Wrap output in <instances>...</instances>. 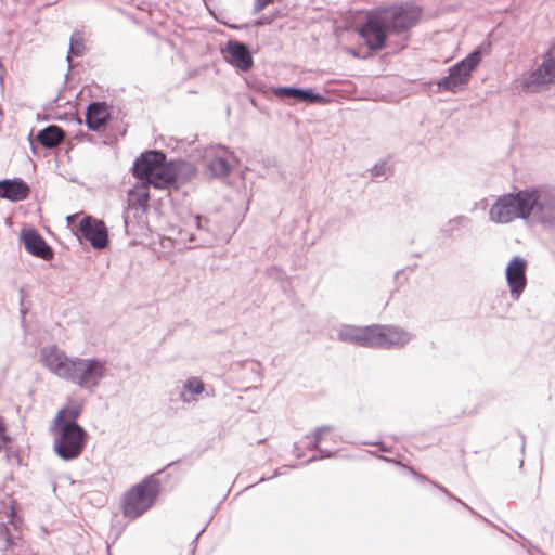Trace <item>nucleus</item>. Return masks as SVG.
Here are the masks:
<instances>
[{
	"label": "nucleus",
	"mask_w": 555,
	"mask_h": 555,
	"mask_svg": "<svg viewBox=\"0 0 555 555\" xmlns=\"http://www.w3.org/2000/svg\"><path fill=\"white\" fill-rule=\"evenodd\" d=\"M269 273H270V275H273L280 280L285 278V272L280 268L273 267V268L269 269Z\"/></svg>",
	"instance_id": "c9c22d12"
},
{
	"label": "nucleus",
	"mask_w": 555,
	"mask_h": 555,
	"mask_svg": "<svg viewBox=\"0 0 555 555\" xmlns=\"http://www.w3.org/2000/svg\"><path fill=\"white\" fill-rule=\"evenodd\" d=\"M85 48L83 38L80 33H74L69 40V51L67 54V62L70 63V55H80Z\"/></svg>",
	"instance_id": "c756f323"
},
{
	"label": "nucleus",
	"mask_w": 555,
	"mask_h": 555,
	"mask_svg": "<svg viewBox=\"0 0 555 555\" xmlns=\"http://www.w3.org/2000/svg\"><path fill=\"white\" fill-rule=\"evenodd\" d=\"M527 260L514 256L506 266L505 278L509 288L511 298L517 301L527 286Z\"/></svg>",
	"instance_id": "ddd939ff"
},
{
	"label": "nucleus",
	"mask_w": 555,
	"mask_h": 555,
	"mask_svg": "<svg viewBox=\"0 0 555 555\" xmlns=\"http://www.w3.org/2000/svg\"><path fill=\"white\" fill-rule=\"evenodd\" d=\"M82 411L81 404H68L61 409L53 420V424L79 425L77 418Z\"/></svg>",
	"instance_id": "393cba45"
},
{
	"label": "nucleus",
	"mask_w": 555,
	"mask_h": 555,
	"mask_svg": "<svg viewBox=\"0 0 555 555\" xmlns=\"http://www.w3.org/2000/svg\"><path fill=\"white\" fill-rule=\"evenodd\" d=\"M379 460L382 461H385V462H388V463H395L397 465H400L402 467H406L405 465L401 464L399 461L392 459V457H388V456H385V455H378L377 456Z\"/></svg>",
	"instance_id": "4c0bfd02"
},
{
	"label": "nucleus",
	"mask_w": 555,
	"mask_h": 555,
	"mask_svg": "<svg viewBox=\"0 0 555 555\" xmlns=\"http://www.w3.org/2000/svg\"><path fill=\"white\" fill-rule=\"evenodd\" d=\"M360 34L370 50H380L385 47L389 33L388 26L380 13L371 14L360 29Z\"/></svg>",
	"instance_id": "9b49d317"
},
{
	"label": "nucleus",
	"mask_w": 555,
	"mask_h": 555,
	"mask_svg": "<svg viewBox=\"0 0 555 555\" xmlns=\"http://www.w3.org/2000/svg\"><path fill=\"white\" fill-rule=\"evenodd\" d=\"M166 155L160 151H146L142 153L133 163L132 173L139 179L147 178L159 167L164 165Z\"/></svg>",
	"instance_id": "4468645a"
},
{
	"label": "nucleus",
	"mask_w": 555,
	"mask_h": 555,
	"mask_svg": "<svg viewBox=\"0 0 555 555\" xmlns=\"http://www.w3.org/2000/svg\"><path fill=\"white\" fill-rule=\"evenodd\" d=\"M9 503H10V513L9 514H10V517H11V521H13L14 516H15V506H14L15 505V501L10 499Z\"/></svg>",
	"instance_id": "58836bf2"
},
{
	"label": "nucleus",
	"mask_w": 555,
	"mask_h": 555,
	"mask_svg": "<svg viewBox=\"0 0 555 555\" xmlns=\"http://www.w3.org/2000/svg\"><path fill=\"white\" fill-rule=\"evenodd\" d=\"M20 238L25 249L30 255L43 260H50L53 258L52 248L35 229L23 230L21 232Z\"/></svg>",
	"instance_id": "2eb2a0df"
},
{
	"label": "nucleus",
	"mask_w": 555,
	"mask_h": 555,
	"mask_svg": "<svg viewBox=\"0 0 555 555\" xmlns=\"http://www.w3.org/2000/svg\"><path fill=\"white\" fill-rule=\"evenodd\" d=\"M206 168L214 178H223L231 172V165L225 158L220 156H215L209 159L206 164Z\"/></svg>",
	"instance_id": "a878e982"
},
{
	"label": "nucleus",
	"mask_w": 555,
	"mask_h": 555,
	"mask_svg": "<svg viewBox=\"0 0 555 555\" xmlns=\"http://www.w3.org/2000/svg\"><path fill=\"white\" fill-rule=\"evenodd\" d=\"M473 220L464 215L455 216L449 219L440 229L441 234L447 238H453L461 235L462 231L472 228Z\"/></svg>",
	"instance_id": "5701e85b"
},
{
	"label": "nucleus",
	"mask_w": 555,
	"mask_h": 555,
	"mask_svg": "<svg viewBox=\"0 0 555 555\" xmlns=\"http://www.w3.org/2000/svg\"><path fill=\"white\" fill-rule=\"evenodd\" d=\"M76 235L90 243L95 249H103L108 245V231L102 220L85 216L78 225Z\"/></svg>",
	"instance_id": "f8f14e48"
},
{
	"label": "nucleus",
	"mask_w": 555,
	"mask_h": 555,
	"mask_svg": "<svg viewBox=\"0 0 555 555\" xmlns=\"http://www.w3.org/2000/svg\"><path fill=\"white\" fill-rule=\"evenodd\" d=\"M192 222L195 225L196 230L199 234H195L189 231H181L180 236L181 241L190 244V247H205L209 246L214 242V237H211L208 233V220L202 219L201 216H194L192 218Z\"/></svg>",
	"instance_id": "f3484780"
},
{
	"label": "nucleus",
	"mask_w": 555,
	"mask_h": 555,
	"mask_svg": "<svg viewBox=\"0 0 555 555\" xmlns=\"http://www.w3.org/2000/svg\"><path fill=\"white\" fill-rule=\"evenodd\" d=\"M202 532H203V530L193 540V542H192V550H191V554L190 555H195V551H196V547H197V541H198V538L202 534Z\"/></svg>",
	"instance_id": "ea45409f"
},
{
	"label": "nucleus",
	"mask_w": 555,
	"mask_h": 555,
	"mask_svg": "<svg viewBox=\"0 0 555 555\" xmlns=\"http://www.w3.org/2000/svg\"><path fill=\"white\" fill-rule=\"evenodd\" d=\"M489 47L490 42L481 43L465 59L451 66L448 76L437 81L438 88L444 91L456 92L459 88L467 85L472 73L481 62L483 51H487Z\"/></svg>",
	"instance_id": "39448f33"
},
{
	"label": "nucleus",
	"mask_w": 555,
	"mask_h": 555,
	"mask_svg": "<svg viewBox=\"0 0 555 555\" xmlns=\"http://www.w3.org/2000/svg\"><path fill=\"white\" fill-rule=\"evenodd\" d=\"M314 450L319 452V455L311 456L310 459L307 460L306 463H312L318 460L332 459V457L336 456V452L325 450L321 446H319V449H314Z\"/></svg>",
	"instance_id": "473e14b6"
},
{
	"label": "nucleus",
	"mask_w": 555,
	"mask_h": 555,
	"mask_svg": "<svg viewBox=\"0 0 555 555\" xmlns=\"http://www.w3.org/2000/svg\"><path fill=\"white\" fill-rule=\"evenodd\" d=\"M273 0H255L254 12L255 13L261 12Z\"/></svg>",
	"instance_id": "f704fd0d"
},
{
	"label": "nucleus",
	"mask_w": 555,
	"mask_h": 555,
	"mask_svg": "<svg viewBox=\"0 0 555 555\" xmlns=\"http://www.w3.org/2000/svg\"><path fill=\"white\" fill-rule=\"evenodd\" d=\"M42 365L59 378L93 392L107 375L106 362L99 358L68 357L56 345L40 349Z\"/></svg>",
	"instance_id": "f257e3e1"
},
{
	"label": "nucleus",
	"mask_w": 555,
	"mask_h": 555,
	"mask_svg": "<svg viewBox=\"0 0 555 555\" xmlns=\"http://www.w3.org/2000/svg\"><path fill=\"white\" fill-rule=\"evenodd\" d=\"M372 325L358 326L344 324L337 331V339L343 343L371 348Z\"/></svg>",
	"instance_id": "dca6fc26"
},
{
	"label": "nucleus",
	"mask_w": 555,
	"mask_h": 555,
	"mask_svg": "<svg viewBox=\"0 0 555 555\" xmlns=\"http://www.w3.org/2000/svg\"><path fill=\"white\" fill-rule=\"evenodd\" d=\"M391 173V168L387 160H382L373 166L371 169L372 177L387 178Z\"/></svg>",
	"instance_id": "7c9ffc66"
},
{
	"label": "nucleus",
	"mask_w": 555,
	"mask_h": 555,
	"mask_svg": "<svg viewBox=\"0 0 555 555\" xmlns=\"http://www.w3.org/2000/svg\"><path fill=\"white\" fill-rule=\"evenodd\" d=\"M75 218H76V216H75V215H73V216H68L66 219H67V222L69 223V222H72Z\"/></svg>",
	"instance_id": "79ce46f5"
},
{
	"label": "nucleus",
	"mask_w": 555,
	"mask_h": 555,
	"mask_svg": "<svg viewBox=\"0 0 555 555\" xmlns=\"http://www.w3.org/2000/svg\"><path fill=\"white\" fill-rule=\"evenodd\" d=\"M333 430V427L330 425H323L317 427L313 431L307 434L305 436L306 448L308 450L319 449L320 442L323 439L325 433Z\"/></svg>",
	"instance_id": "bb28decb"
},
{
	"label": "nucleus",
	"mask_w": 555,
	"mask_h": 555,
	"mask_svg": "<svg viewBox=\"0 0 555 555\" xmlns=\"http://www.w3.org/2000/svg\"><path fill=\"white\" fill-rule=\"evenodd\" d=\"M390 34H401L413 27L418 21V12L408 5L380 10Z\"/></svg>",
	"instance_id": "9d476101"
},
{
	"label": "nucleus",
	"mask_w": 555,
	"mask_h": 555,
	"mask_svg": "<svg viewBox=\"0 0 555 555\" xmlns=\"http://www.w3.org/2000/svg\"><path fill=\"white\" fill-rule=\"evenodd\" d=\"M525 220L542 227L555 228V185L537 184L521 189Z\"/></svg>",
	"instance_id": "f03ea898"
},
{
	"label": "nucleus",
	"mask_w": 555,
	"mask_h": 555,
	"mask_svg": "<svg viewBox=\"0 0 555 555\" xmlns=\"http://www.w3.org/2000/svg\"><path fill=\"white\" fill-rule=\"evenodd\" d=\"M30 188L22 179L0 180V198L11 202H21L29 196Z\"/></svg>",
	"instance_id": "aec40b11"
},
{
	"label": "nucleus",
	"mask_w": 555,
	"mask_h": 555,
	"mask_svg": "<svg viewBox=\"0 0 555 555\" xmlns=\"http://www.w3.org/2000/svg\"><path fill=\"white\" fill-rule=\"evenodd\" d=\"M65 138L64 130L55 125H50L37 134V140L46 149H53L57 146Z\"/></svg>",
	"instance_id": "b1692460"
},
{
	"label": "nucleus",
	"mask_w": 555,
	"mask_h": 555,
	"mask_svg": "<svg viewBox=\"0 0 555 555\" xmlns=\"http://www.w3.org/2000/svg\"><path fill=\"white\" fill-rule=\"evenodd\" d=\"M364 444L366 446H377L382 452H389L390 449L386 444H384L380 441H365Z\"/></svg>",
	"instance_id": "e433bc0d"
},
{
	"label": "nucleus",
	"mask_w": 555,
	"mask_h": 555,
	"mask_svg": "<svg viewBox=\"0 0 555 555\" xmlns=\"http://www.w3.org/2000/svg\"><path fill=\"white\" fill-rule=\"evenodd\" d=\"M149 198L147 192L130 191L128 193V206L131 209H144Z\"/></svg>",
	"instance_id": "c85d7f7f"
},
{
	"label": "nucleus",
	"mask_w": 555,
	"mask_h": 555,
	"mask_svg": "<svg viewBox=\"0 0 555 555\" xmlns=\"http://www.w3.org/2000/svg\"><path fill=\"white\" fill-rule=\"evenodd\" d=\"M160 492V481L154 474L149 475L125 492L121 500L122 514L128 519H137L156 503Z\"/></svg>",
	"instance_id": "7ed1b4c3"
},
{
	"label": "nucleus",
	"mask_w": 555,
	"mask_h": 555,
	"mask_svg": "<svg viewBox=\"0 0 555 555\" xmlns=\"http://www.w3.org/2000/svg\"><path fill=\"white\" fill-rule=\"evenodd\" d=\"M227 53L229 62L243 72H247L253 66V56L246 44L230 40L227 43Z\"/></svg>",
	"instance_id": "6ab92c4d"
},
{
	"label": "nucleus",
	"mask_w": 555,
	"mask_h": 555,
	"mask_svg": "<svg viewBox=\"0 0 555 555\" xmlns=\"http://www.w3.org/2000/svg\"><path fill=\"white\" fill-rule=\"evenodd\" d=\"M272 93L280 99H293L304 103H320L325 98L314 92L312 89H302L297 87H276L272 89Z\"/></svg>",
	"instance_id": "a211bd4d"
},
{
	"label": "nucleus",
	"mask_w": 555,
	"mask_h": 555,
	"mask_svg": "<svg viewBox=\"0 0 555 555\" xmlns=\"http://www.w3.org/2000/svg\"><path fill=\"white\" fill-rule=\"evenodd\" d=\"M414 335L403 327L390 324H372V349H402L409 345Z\"/></svg>",
	"instance_id": "0eeeda50"
},
{
	"label": "nucleus",
	"mask_w": 555,
	"mask_h": 555,
	"mask_svg": "<svg viewBox=\"0 0 555 555\" xmlns=\"http://www.w3.org/2000/svg\"><path fill=\"white\" fill-rule=\"evenodd\" d=\"M205 391L204 383L195 376L189 377L182 385L179 398L183 403L190 404L198 401V397Z\"/></svg>",
	"instance_id": "4be33fe9"
},
{
	"label": "nucleus",
	"mask_w": 555,
	"mask_h": 555,
	"mask_svg": "<svg viewBox=\"0 0 555 555\" xmlns=\"http://www.w3.org/2000/svg\"><path fill=\"white\" fill-rule=\"evenodd\" d=\"M278 476H280V472L276 469L271 477H269V478L262 477V478L259 479L258 482H263L266 480L272 479V478L278 477Z\"/></svg>",
	"instance_id": "a19ab883"
},
{
	"label": "nucleus",
	"mask_w": 555,
	"mask_h": 555,
	"mask_svg": "<svg viewBox=\"0 0 555 555\" xmlns=\"http://www.w3.org/2000/svg\"><path fill=\"white\" fill-rule=\"evenodd\" d=\"M196 168L190 163H164L147 178V182L156 189H167L172 185L180 176L189 179L196 175Z\"/></svg>",
	"instance_id": "1a4fd4ad"
},
{
	"label": "nucleus",
	"mask_w": 555,
	"mask_h": 555,
	"mask_svg": "<svg viewBox=\"0 0 555 555\" xmlns=\"http://www.w3.org/2000/svg\"><path fill=\"white\" fill-rule=\"evenodd\" d=\"M53 451L64 461L78 459L86 448L88 433L80 425H51Z\"/></svg>",
	"instance_id": "20e7f679"
},
{
	"label": "nucleus",
	"mask_w": 555,
	"mask_h": 555,
	"mask_svg": "<svg viewBox=\"0 0 555 555\" xmlns=\"http://www.w3.org/2000/svg\"><path fill=\"white\" fill-rule=\"evenodd\" d=\"M109 119L108 106L105 102H92L86 112V124L90 130L99 131Z\"/></svg>",
	"instance_id": "412c9836"
},
{
	"label": "nucleus",
	"mask_w": 555,
	"mask_h": 555,
	"mask_svg": "<svg viewBox=\"0 0 555 555\" xmlns=\"http://www.w3.org/2000/svg\"><path fill=\"white\" fill-rule=\"evenodd\" d=\"M5 431H7L5 424L2 420V417L0 416V452L2 450H4L8 442L10 441V437L7 435Z\"/></svg>",
	"instance_id": "72a5a7b5"
},
{
	"label": "nucleus",
	"mask_w": 555,
	"mask_h": 555,
	"mask_svg": "<svg viewBox=\"0 0 555 555\" xmlns=\"http://www.w3.org/2000/svg\"><path fill=\"white\" fill-rule=\"evenodd\" d=\"M0 540L3 541L2 548L4 551L10 550L14 545L13 537L10 533L9 528L4 525H0Z\"/></svg>",
	"instance_id": "2f4dec72"
},
{
	"label": "nucleus",
	"mask_w": 555,
	"mask_h": 555,
	"mask_svg": "<svg viewBox=\"0 0 555 555\" xmlns=\"http://www.w3.org/2000/svg\"><path fill=\"white\" fill-rule=\"evenodd\" d=\"M555 81V43L542 55V63L522 81V90L534 93L544 85Z\"/></svg>",
	"instance_id": "6e6552de"
},
{
	"label": "nucleus",
	"mask_w": 555,
	"mask_h": 555,
	"mask_svg": "<svg viewBox=\"0 0 555 555\" xmlns=\"http://www.w3.org/2000/svg\"><path fill=\"white\" fill-rule=\"evenodd\" d=\"M409 473L411 475H413L414 477H416L418 480L421 481H429L431 483L433 487L437 488L439 491H441L442 493H444L448 498L452 499V500H455L456 502H459L461 505H463L465 508H467L470 513L475 514V511L469 507L466 503H464L461 499L454 496L447 488L438 485L437 482L433 481V480H429L425 475L423 474H420L417 473L413 467H406Z\"/></svg>",
	"instance_id": "cd10ccee"
},
{
	"label": "nucleus",
	"mask_w": 555,
	"mask_h": 555,
	"mask_svg": "<svg viewBox=\"0 0 555 555\" xmlns=\"http://www.w3.org/2000/svg\"><path fill=\"white\" fill-rule=\"evenodd\" d=\"M488 216L495 224H508L517 219L525 220L521 190L499 196L490 206Z\"/></svg>",
	"instance_id": "423d86ee"
}]
</instances>
